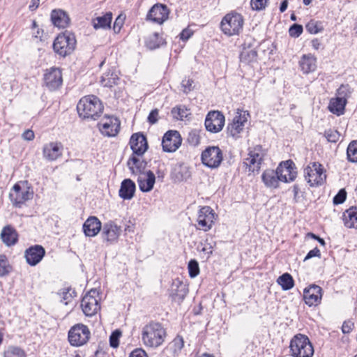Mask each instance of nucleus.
I'll return each instance as SVG.
<instances>
[{"label":"nucleus","mask_w":357,"mask_h":357,"mask_svg":"<svg viewBox=\"0 0 357 357\" xmlns=\"http://www.w3.org/2000/svg\"><path fill=\"white\" fill-rule=\"evenodd\" d=\"M243 17L241 14L232 11L222 18L220 28L225 35L231 36L239 35L243 30Z\"/></svg>","instance_id":"nucleus-5"},{"label":"nucleus","mask_w":357,"mask_h":357,"mask_svg":"<svg viewBox=\"0 0 357 357\" xmlns=\"http://www.w3.org/2000/svg\"><path fill=\"white\" fill-rule=\"evenodd\" d=\"M263 160L264 153L261 151V146H257L249 152L248 157L245 158L244 164L248 167L249 172H258Z\"/></svg>","instance_id":"nucleus-17"},{"label":"nucleus","mask_w":357,"mask_h":357,"mask_svg":"<svg viewBox=\"0 0 357 357\" xmlns=\"http://www.w3.org/2000/svg\"><path fill=\"white\" fill-rule=\"evenodd\" d=\"M146 162L141 160L135 155H132L127 162V165L132 175H141L144 174L146 167Z\"/></svg>","instance_id":"nucleus-28"},{"label":"nucleus","mask_w":357,"mask_h":357,"mask_svg":"<svg viewBox=\"0 0 357 357\" xmlns=\"http://www.w3.org/2000/svg\"><path fill=\"white\" fill-rule=\"evenodd\" d=\"M268 1V0H251L250 5L253 10H261L266 8Z\"/></svg>","instance_id":"nucleus-55"},{"label":"nucleus","mask_w":357,"mask_h":357,"mask_svg":"<svg viewBox=\"0 0 357 357\" xmlns=\"http://www.w3.org/2000/svg\"><path fill=\"white\" fill-rule=\"evenodd\" d=\"M121 335V332L119 331H114L109 337V344L112 348H116L119 347V338Z\"/></svg>","instance_id":"nucleus-57"},{"label":"nucleus","mask_w":357,"mask_h":357,"mask_svg":"<svg viewBox=\"0 0 357 357\" xmlns=\"http://www.w3.org/2000/svg\"><path fill=\"white\" fill-rule=\"evenodd\" d=\"M249 113L247 111L239 112L234 116L231 123L227 126V132L233 137H236L243 130L245 123L248 121Z\"/></svg>","instance_id":"nucleus-19"},{"label":"nucleus","mask_w":357,"mask_h":357,"mask_svg":"<svg viewBox=\"0 0 357 357\" xmlns=\"http://www.w3.org/2000/svg\"><path fill=\"white\" fill-rule=\"evenodd\" d=\"M347 100L344 98L336 97L331 98L328 105V109L331 112L337 116H340L344 114L345 106Z\"/></svg>","instance_id":"nucleus-34"},{"label":"nucleus","mask_w":357,"mask_h":357,"mask_svg":"<svg viewBox=\"0 0 357 357\" xmlns=\"http://www.w3.org/2000/svg\"><path fill=\"white\" fill-rule=\"evenodd\" d=\"M112 13H107L105 15L98 17L93 22V27L96 29L99 28H109L112 22Z\"/></svg>","instance_id":"nucleus-39"},{"label":"nucleus","mask_w":357,"mask_h":357,"mask_svg":"<svg viewBox=\"0 0 357 357\" xmlns=\"http://www.w3.org/2000/svg\"><path fill=\"white\" fill-rule=\"evenodd\" d=\"M257 56V51L250 50L249 51L243 52L241 54V60L246 62H251L256 60Z\"/></svg>","instance_id":"nucleus-50"},{"label":"nucleus","mask_w":357,"mask_h":357,"mask_svg":"<svg viewBox=\"0 0 357 357\" xmlns=\"http://www.w3.org/2000/svg\"><path fill=\"white\" fill-rule=\"evenodd\" d=\"M290 351L293 357H312L314 348L307 336L296 335L290 342Z\"/></svg>","instance_id":"nucleus-4"},{"label":"nucleus","mask_w":357,"mask_h":357,"mask_svg":"<svg viewBox=\"0 0 357 357\" xmlns=\"http://www.w3.org/2000/svg\"><path fill=\"white\" fill-rule=\"evenodd\" d=\"M305 29L307 32L311 34H316L323 30V26L321 22L314 20H310L305 25Z\"/></svg>","instance_id":"nucleus-47"},{"label":"nucleus","mask_w":357,"mask_h":357,"mask_svg":"<svg viewBox=\"0 0 357 357\" xmlns=\"http://www.w3.org/2000/svg\"><path fill=\"white\" fill-rule=\"evenodd\" d=\"M139 188L142 192H150L154 186L155 182V176L151 170L146 173L139 175L137 177Z\"/></svg>","instance_id":"nucleus-25"},{"label":"nucleus","mask_w":357,"mask_h":357,"mask_svg":"<svg viewBox=\"0 0 357 357\" xmlns=\"http://www.w3.org/2000/svg\"><path fill=\"white\" fill-rule=\"evenodd\" d=\"M169 10L167 6L162 3L154 4L146 15V20L158 24H162L168 18Z\"/></svg>","instance_id":"nucleus-15"},{"label":"nucleus","mask_w":357,"mask_h":357,"mask_svg":"<svg viewBox=\"0 0 357 357\" xmlns=\"http://www.w3.org/2000/svg\"><path fill=\"white\" fill-rule=\"evenodd\" d=\"M182 139L177 130H169L163 136L162 140V150L165 152H175L181 145Z\"/></svg>","instance_id":"nucleus-13"},{"label":"nucleus","mask_w":357,"mask_h":357,"mask_svg":"<svg viewBox=\"0 0 357 357\" xmlns=\"http://www.w3.org/2000/svg\"><path fill=\"white\" fill-rule=\"evenodd\" d=\"M322 289L316 284L305 288L303 291L305 303L310 307L316 306L320 303L322 297Z\"/></svg>","instance_id":"nucleus-22"},{"label":"nucleus","mask_w":357,"mask_h":357,"mask_svg":"<svg viewBox=\"0 0 357 357\" xmlns=\"http://www.w3.org/2000/svg\"><path fill=\"white\" fill-rule=\"evenodd\" d=\"M311 43H312V47H313L314 50H319L320 48H323V47H322V44H321V43L320 40H319V39H318V38H314V39H313V40H312Z\"/></svg>","instance_id":"nucleus-64"},{"label":"nucleus","mask_w":357,"mask_h":357,"mask_svg":"<svg viewBox=\"0 0 357 357\" xmlns=\"http://www.w3.org/2000/svg\"><path fill=\"white\" fill-rule=\"evenodd\" d=\"M12 271L8 258L4 255H0V277L8 275Z\"/></svg>","instance_id":"nucleus-43"},{"label":"nucleus","mask_w":357,"mask_h":357,"mask_svg":"<svg viewBox=\"0 0 357 357\" xmlns=\"http://www.w3.org/2000/svg\"><path fill=\"white\" fill-rule=\"evenodd\" d=\"M216 217V214L210 206L202 207L199 210L197 220L198 229L204 231H209L212 228Z\"/></svg>","instance_id":"nucleus-12"},{"label":"nucleus","mask_w":357,"mask_h":357,"mask_svg":"<svg viewBox=\"0 0 357 357\" xmlns=\"http://www.w3.org/2000/svg\"><path fill=\"white\" fill-rule=\"evenodd\" d=\"M303 173L305 181L311 187L321 185L326 179L323 166L317 162H310Z\"/></svg>","instance_id":"nucleus-6"},{"label":"nucleus","mask_w":357,"mask_h":357,"mask_svg":"<svg viewBox=\"0 0 357 357\" xmlns=\"http://www.w3.org/2000/svg\"><path fill=\"white\" fill-rule=\"evenodd\" d=\"M51 20L53 24L59 28H65L70 22L68 15L66 12L61 10H52L51 13Z\"/></svg>","instance_id":"nucleus-32"},{"label":"nucleus","mask_w":357,"mask_h":357,"mask_svg":"<svg viewBox=\"0 0 357 357\" xmlns=\"http://www.w3.org/2000/svg\"><path fill=\"white\" fill-rule=\"evenodd\" d=\"M166 336V330L159 322L151 321L145 325L142 331V340L144 344L151 348H157L162 345Z\"/></svg>","instance_id":"nucleus-1"},{"label":"nucleus","mask_w":357,"mask_h":357,"mask_svg":"<svg viewBox=\"0 0 357 357\" xmlns=\"http://www.w3.org/2000/svg\"><path fill=\"white\" fill-rule=\"evenodd\" d=\"M188 293V288L182 281L176 279L171 286L170 296L174 300L183 301Z\"/></svg>","instance_id":"nucleus-27"},{"label":"nucleus","mask_w":357,"mask_h":357,"mask_svg":"<svg viewBox=\"0 0 357 357\" xmlns=\"http://www.w3.org/2000/svg\"><path fill=\"white\" fill-rule=\"evenodd\" d=\"M130 148L132 155L142 156L148 149V143L146 137L142 133L133 134L130 139Z\"/></svg>","instance_id":"nucleus-23"},{"label":"nucleus","mask_w":357,"mask_h":357,"mask_svg":"<svg viewBox=\"0 0 357 357\" xmlns=\"http://www.w3.org/2000/svg\"><path fill=\"white\" fill-rule=\"evenodd\" d=\"M343 222L348 228L357 229V207L351 206L343 213Z\"/></svg>","instance_id":"nucleus-33"},{"label":"nucleus","mask_w":357,"mask_h":357,"mask_svg":"<svg viewBox=\"0 0 357 357\" xmlns=\"http://www.w3.org/2000/svg\"><path fill=\"white\" fill-rule=\"evenodd\" d=\"M136 190L135 183L130 178L124 179L119 191V197L123 199H131Z\"/></svg>","instance_id":"nucleus-30"},{"label":"nucleus","mask_w":357,"mask_h":357,"mask_svg":"<svg viewBox=\"0 0 357 357\" xmlns=\"http://www.w3.org/2000/svg\"><path fill=\"white\" fill-rule=\"evenodd\" d=\"M347 155L349 161L357 162V140L351 142L347 147Z\"/></svg>","instance_id":"nucleus-44"},{"label":"nucleus","mask_w":357,"mask_h":357,"mask_svg":"<svg viewBox=\"0 0 357 357\" xmlns=\"http://www.w3.org/2000/svg\"><path fill=\"white\" fill-rule=\"evenodd\" d=\"M215 245V242L208 241V239L204 242H200L198 245L197 250L202 252L204 257L208 259L213 254V248Z\"/></svg>","instance_id":"nucleus-38"},{"label":"nucleus","mask_w":357,"mask_h":357,"mask_svg":"<svg viewBox=\"0 0 357 357\" xmlns=\"http://www.w3.org/2000/svg\"><path fill=\"white\" fill-rule=\"evenodd\" d=\"M280 181L289 183L294 181L297 176L296 167L291 160L281 162L277 167Z\"/></svg>","instance_id":"nucleus-14"},{"label":"nucleus","mask_w":357,"mask_h":357,"mask_svg":"<svg viewBox=\"0 0 357 357\" xmlns=\"http://www.w3.org/2000/svg\"><path fill=\"white\" fill-rule=\"evenodd\" d=\"M202 163L211 169L217 168L223 160L222 151L218 146H208L202 151Z\"/></svg>","instance_id":"nucleus-9"},{"label":"nucleus","mask_w":357,"mask_h":357,"mask_svg":"<svg viewBox=\"0 0 357 357\" xmlns=\"http://www.w3.org/2000/svg\"><path fill=\"white\" fill-rule=\"evenodd\" d=\"M33 195V192L30 187L22 188L19 183H15L9 193V199L13 206L21 207L25 202L32 199Z\"/></svg>","instance_id":"nucleus-10"},{"label":"nucleus","mask_w":357,"mask_h":357,"mask_svg":"<svg viewBox=\"0 0 357 357\" xmlns=\"http://www.w3.org/2000/svg\"><path fill=\"white\" fill-rule=\"evenodd\" d=\"M347 198V192L342 188L339 190L337 195L333 197V204L335 205H338L342 204Z\"/></svg>","instance_id":"nucleus-54"},{"label":"nucleus","mask_w":357,"mask_h":357,"mask_svg":"<svg viewBox=\"0 0 357 357\" xmlns=\"http://www.w3.org/2000/svg\"><path fill=\"white\" fill-rule=\"evenodd\" d=\"M192 34L193 31L190 29L185 28L180 33V38L182 40H187L192 36Z\"/></svg>","instance_id":"nucleus-61"},{"label":"nucleus","mask_w":357,"mask_h":357,"mask_svg":"<svg viewBox=\"0 0 357 357\" xmlns=\"http://www.w3.org/2000/svg\"><path fill=\"white\" fill-rule=\"evenodd\" d=\"M98 297V291L96 289H92L82 298L81 307L86 316L91 317L100 309Z\"/></svg>","instance_id":"nucleus-8"},{"label":"nucleus","mask_w":357,"mask_h":357,"mask_svg":"<svg viewBox=\"0 0 357 357\" xmlns=\"http://www.w3.org/2000/svg\"><path fill=\"white\" fill-rule=\"evenodd\" d=\"M162 43L163 40L158 33H153L151 36H149L146 42L147 47L151 50H154L159 47Z\"/></svg>","instance_id":"nucleus-42"},{"label":"nucleus","mask_w":357,"mask_h":357,"mask_svg":"<svg viewBox=\"0 0 357 357\" xmlns=\"http://www.w3.org/2000/svg\"><path fill=\"white\" fill-rule=\"evenodd\" d=\"M324 137L326 138L328 142L335 143L339 140L340 134L336 130L329 129L325 131Z\"/></svg>","instance_id":"nucleus-49"},{"label":"nucleus","mask_w":357,"mask_h":357,"mask_svg":"<svg viewBox=\"0 0 357 357\" xmlns=\"http://www.w3.org/2000/svg\"><path fill=\"white\" fill-rule=\"evenodd\" d=\"M129 357H148V355L144 349H135L130 353Z\"/></svg>","instance_id":"nucleus-62"},{"label":"nucleus","mask_w":357,"mask_h":357,"mask_svg":"<svg viewBox=\"0 0 357 357\" xmlns=\"http://www.w3.org/2000/svg\"><path fill=\"white\" fill-rule=\"evenodd\" d=\"M187 141L190 145L194 146L199 144V136L196 130H192L189 132Z\"/></svg>","instance_id":"nucleus-56"},{"label":"nucleus","mask_w":357,"mask_h":357,"mask_svg":"<svg viewBox=\"0 0 357 357\" xmlns=\"http://www.w3.org/2000/svg\"><path fill=\"white\" fill-rule=\"evenodd\" d=\"M76 44L77 40L75 34L66 31L56 36L54 40L52 48L57 55L61 57H66L73 52Z\"/></svg>","instance_id":"nucleus-3"},{"label":"nucleus","mask_w":357,"mask_h":357,"mask_svg":"<svg viewBox=\"0 0 357 357\" xmlns=\"http://www.w3.org/2000/svg\"><path fill=\"white\" fill-rule=\"evenodd\" d=\"M1 239L7 246H11L17 242L18 234L12 226L6 225L1 232Z\"/></svg>","instance_id":"nucleus-31"},{"label":"nucleus","mask_w":357,"mask_h":357,"mask_svg":"<svg viewBox=\"0 0 357 357\" xmlns=\"http://www.w3.org/2000/svg\"><path fill=\"white\" fill-rule=\"evenodd\" d=\"M351 93V91L349 85L342 84L337 90V97L342 98H344L346 100L350 96Z\"/></svg>","instance_id":"nucleus-52"},{"label":"nucleus","mask_w":357,"mask_h":357,"mask_svg":"<svg viewBox=\"0 0 357 357\" xmlns=\"http://www.w3.org/2000/svg\"><path fill=\"white\" fill-rule=\"evenodd\" d=\"M300 66L302 71L304 73L307 74L315 70L316 60L312 56L303 55L300 61Z\"/></svg>","instance_id":"nucleus-37"},{"label":"nucleus","mask_w":357,"mask_h":357,"mask_svg":"<svg viewBox=\"0 0 357 357\" xmlns=\"http://www.w3.org/2000/svg\"><path fill=\"white\" fill-rule=\"evenodd\" d=\"M68 337L72 346L80 347L88 342L90 337V331L86 325L77 324L70 328Z\"/></svg>","instance_id":"nucleus-7"},{"label":"nucleus","mask_w":357,"mask_h":357,"mask_svg":"<svg viewBox=\"0 0 357 357\" xmlns=\"http://www.w3.org/2000/svg\"><path fill=\"white\" fill-rule=\"evenodd\" d=\"M63 146L59 142H51L44 144L43 157L48 162L55 161L63 155Z\"/></svg>","instance_id":"nucleus-16"},{"label":"nucleus","mask_w":357,"mask_h":357,"mask_svg":"<svg viewBox=\"0 0 357 357\" xmlns=\"http://www.w3.org/2000/svg\"><path fill=\"white\" fill-rule=\"evenodd\" d=\"M261 180L267 188H277L280 181V176L275 170L266 169L261 175Z\"/></svg>","instance_id":"nucleus-29"},{"label":"nucleus","mask_w":357,"mask_h":357,"mask_svg":"<svg viewBox=\"0 0 357 357\" xmlns=\"http://www.w3.org/2000/svg\"><path fill=\"white\" fill-rule=\"evenodd\" d=\"M119 77L114 70H109L105 73L100 78V83L105 87H112L117 84Z\"/></svg>","instance_id":"nucleus-36"},{"label":"nucleus","mask_w":357,"mask_h":357,"mask_svg":"<svg viewBox=\"0 0 357 357\" xmlns=\"http://www.w3.org/2000/svg\"><path fill=\"white\" fill-rule=\"evenodd\" d=\"M22 138L27 141H31L34 139V132L31 130H26L22 133Z\"/></svg>","instance_id":"nucleus-63"},{"label":"nucleus","mask_w":357,"mask_h":357,"mask_svg":"<svg viewBox=\"0 0 357 357\" xmlns=\"http://www.w3.org/2000/svg\"><path fill=\"white\" fill-rule=\"evenodd\" d=\"M278 283L282 287L283 290L287 291L293 288L294 285V281L292 276L285 273L280 275L278 279Z\"/></svg>","instance_id":"nucleus-40"},{"label":"nucleus","mask_w":357,"mask_h":357,"mask_svg":"<svg viewBox=\"0 0 357 357\" xmlns=\"http://www.w3.org/2000/svg\"><path fill=\"white\" fill-rule=\"evenodd\" d=\"M225 118L219 111H210L205 119V128L207 131L212 133L220 132L225 126Z\"/></svg>","instance_id":"nucleus-11"},{"label":"nucleus","mask_w":357,"mask_h":357,"mask_svg":"<svg viewBox=\"0 0 357 357\" xmlns=\"http://www.w3.org/2000/svg\"><path fill=\"white\" fill-rule=\"evenodd\" d=\"M194 81L190 78H185L181 82V88L184 93L188 94L189 92L194 89Z\"/></svg>","instance_id":"nucleus-51"},{"label":"nucleus","mask_w":357,"mask_h":357,"mask_svg":"<svg viewBox=\"0 0 357 357\" xmlns=\"http://www.w3.org/2000/svg\"><path fill=\"white\" fill-rule=\"evenodd\" d=\"M303 31V28L302 25L298 24H294L290 26L289 29V33L291 37L298 38L301 35Z\"/></svg>","instance_id":"nucleus-53"},{"label":"nucleus","mask_w":357,"mask_h":357,"mask_svg":"<svg viewBox=\"0 0 357 357\" xmlns=\"http://www.w3.org/2000/svg\"><path fill=\"white\" fill-rule=\"evenodd\" d=\"M354 328V323L351 321H344L342 326V333L344 334L349 333Z\"/></svg>","instance_id":"nucleus-60"},{"label":"nucleus","mask_w":357,"mask_h":357,"mask_svg":"<svg viewBox=\"0 0 357 357\" xmlns=\"http://www.w3.org/2000/svg\"><path fill=\"white\" fill-rule=\"evenodd\" d=\"M100 132L105 136H116L120 128V121L117 118L107 117L98 123Z\"/></svg>","instance_id":"nucleus-20"},{"label":"nucleus","mask_w":357,"mask_h":357,"mask_svg":"<svg viewBox=\"0 0 357 357\" xmlns=\"http://www.w3.org/2000/svg\"><path fill=\"white\" fill-rule=\"evenodd\" d=\"M45 255V250L40 245H32L24 252L26 261L31 266H34L40 262Z\"/></svg>","instance_id":"nucleus-21"},{"label":"nucleus","mask_w":357,"mask_h":357,"mask_svg":"<svg viewBox=\"0 0 357 357\" xmlns=\"http://www.w3.org/2000/svg\"><path fill=\"white\" fill-rule=\"evenodd\" d=\"M77 110L80 117L96 120L103 112V105L96 96H86L77 103Z\"/></svg>","instance_id":"nucleus-2"},{"label":"nucleus","mask_w":357,"mask_h":357,"mask_svg":"<svg viewBox=\"0 0 357 357\" xmlns=\"http://www.w3.org/2000/svg\"><path fill=\"white\" fill-rule=\"evenodd\" d=\"M3 357H26L24 351L17 347H9L3 353Z\"/></svg>","instance_id":"nucleus-46"},{"label":"nucleus","mask_w":357,"mask_h":357,"mask_svg":"<svg viewBox=\"0 0 357 357\" xmlns=\"http://www.w3.org/2000/svg\"><path fill=\"white\" fill-rule=\"evenodd\" d=\"M59 295L61 298V302L65 305H67L73 299V298L76 296V293L75 290L70 287H68L61 289V292L59 293Z\"/></svg>","instance_id":"nucleus-45"},{"label":"nucleus","mask_w":357,"mask_h":357,"mask_svg":"<svg viewBox=\"0 0 357 357\" xmlns=\"http://www.w3.org/2000/svg\"><path fill=\"white\" fill-rule=\"evenodd\" d=\"M101 222L96 216H91L83 225V231L86 236H96L100 231Z\"/></svg>","instance_id":"nucleus-26"},{"label":"nucleus","mask_w":357,"mask_h":357,"mask_svg":"<svg viewBox=\"0 0 357 357\" xmlns=\"http://www.w3.org/2000/svg\"><path fill=\"white\" fill-rule=\"evenodd\" d=\"M171 113L174 119L176 120H183L190 114L188 109L184 105H178L172 109Z\"/></svg>","instance_id":"nucleus-41"},{"label":"nucleus","mask_w":357,"mask_h":357,"mask_svg":"<svg viewBox=\"0 0 357 357\" xmlns=\"http://www.w3.org/2000/svg\"><path fill=\"white\" fill-rule=\"evenodd\" d=\"M315 257H317L319 258L321 257V252L317 247L314 248V249L308 252V253L304 258V261Z\"/></svg>","instance_id":"nucleus-58"},{"label":"nucleus","mask_w":357,"mask_h":357,"mask_svg":"<svg viewBox=\"0 0 357 357\" xmlns=\"http://www.w3.org/2000/svg\"><path fill=\"white\" fill-rule=\"evenodd\" d=\"M121 233V228L112 221L105 223L102 227V238L107 242L114 243L117 241Z\"/></svg>","instance_id":"nucleus-24"},{"label":"nucleus","mask_w":357,"mask_h":357,"mask_svg":"<svg viewBox=\"0 0 357 357\" xmlns=\"http://www.w3.org/2000/svg\"><path fill=\"white\" fill-rule=\"evenodd\" d=\"M158 109H153L148 116V121L151 124H155L158 121Z\"/></svg>","instance_id":"nucleus-59"},{"label":"nucleus","mask_w":357,"mask_h":357,"mask_svg":"<svg viewBox=\"0 0 357 357\" xmlns=\"http://www.w3.org/2000/svg\"><path fill=\"white\" fill-rule=\"evenodd\" d=\"M184 344L183 337L180 335H177L169 344V351L172 356L174 357L178 356L184 347Z\"/></svg>","instance_id":"nucleus-35"},{"label":"nucleus","mask_w":357,"mask_h":357,"mask_svg":"<svg viewBox=\"0 0 357 357\" xmlns=\"http://www.w3.org/2000/svg\"><path fill=\"white\" fill-rule=\"evenodd\" d=\"M188 272L190 278H195L199 273V266L198 262L195 259H191L188 262Z\"/></svg>","instance_id":"nucleus-48"},{"label":"nucleus","mask_w":357,"mask_h":357,"mask_svg":"<svg viewBox=\"0 0 357 357\" xmlns=\"http://www.w3.org/2000/svg\"><path fill=\"white\" fill-rule=\"evenodd\" d=\"M44 82L49 90L58 89L63 82L61 71L58 68H50L44 75Z\"/></svg>","instance_id":"nucleus-18"}]
</instances>
